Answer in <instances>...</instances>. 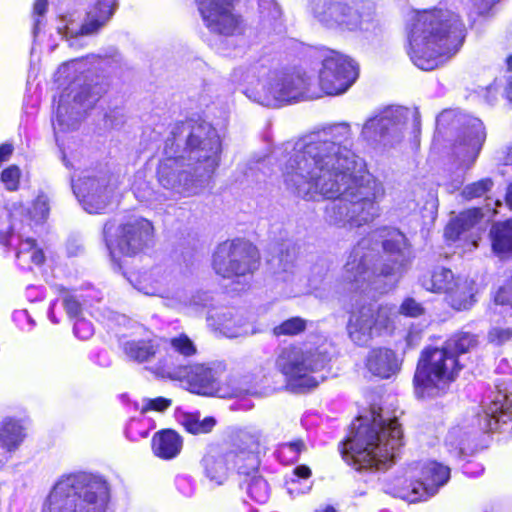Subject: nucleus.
Instances as JSON below:
<instances>
[{"label":"nucleus","mask_w":512,"mask_h":512,"mask_svg":"<svg viewBox=\"0 0 512 512\" xmlns=\"http://www.w3.org/2000/svg\"><path fill=\"white\" fill-rule=\"evenodd\" d=\"M294 474L299 478H308L311 475V470L309 467L301 465L294 469Z\"/></svg>","instance_id":"obj_57"},{"label":"nucleus","mask_w":512,"mask_h":512,"mask_svg":"<svg viewBox=\"0 0 512 512\" xmlns=\"http://www.w3.org/2000/svg\"><path fill=\"white\" fill-rule=\"evenodd\" d=\"M55 80L59 85L70 82L68 92L60 96L56 119L53 121L55 132L74 129L84 113L93 107L107 90V81L95 73L87 59H74L62 64Z\"/></svg>","instance_id":"obj_5"},{"label":"nucleus","mask_w":512,"mask_h":512,"mask_svg":"<svg viewBox=\"0 0 512 512\" xmlns=\"http://www.w3.org/2000/svg\"><path fill=\"white\" fill-rule=\"evenodd\" d=\"M477 343L475 335L461 332L447 340L441 348L425 349L414 376L416 395L425 398L444 393L461 369L457 356L468 352Z\"/></svg>","instance_id":"obj_6"},{"label":"nucleus","mask_w":512,"mask_h":512,"mask_svg":"<svg viewBox=\"0 0 512 512\" xmlns=\"http://www.w3.org/2000/svg\"><path fill=\"white\" fill-rule=\"evenodd\" d=\"M63 305L69 317H77L81 312V305L77 299L69 293L63 296Z\"/></svg>","instance_id":"obj_53"},{"label":"nucleus","mask_w":512,"mask_h":512,"mask_svg":"<svg viewBox=\"0 0 512 512\" xmlns=\"http://www.w3.org/2000/svg\"><path fill=\"white\" fill-rule=\"evenodd\" d=\"M486 90H487L488 94H493V98H496L498 89L495 84L488 86Z\"/></svg>","instance_id":"obj_60"},{"label":"nucleus","mask_w":512,"mask_h":512,"mask_svg":"<svg viewBox=\"0 0 512 512\" xmlns=\"http://www.w3.org/2000/svg\"><path fill=\"white\" fill-rule=\"evenodd\" d=\"M306 450V445L302 440H295L280 445L278 454L279 458L285 463H295L303 451Z\"/></svg>","instance_id":"obj_41"},{"label":"nucleus","mask_w":512,"mask_h":512,"mask_svg":"<svg viewBox=\"0 0 512 512\" xmlns=\"http://www.w3.org/2000/svg\"><path fill=\"white\" fill-rule=\"evenodd\" d=\"M133 192L135 197L145 203L153 202L155 199L154 192L148 183H139L134 186Z\"/></svg>","instance_id":"obj_52"},{"label":"nucleus","mask_w":512,"mask_h":512,"mask_svg":"<svg viewBox=\"0 0 512 512\" xmlns=\"http://www.w3.org/2000/svg\"><path fill=\"white\" fill-rule=\"evenodd\" d=\"M158 347L157 341L153 339L130 340L123 344L125 355L138 363L151 361L155 357Z\"/></svg>","instance_id":"obj_35"},{"label":"nucleus","mask_w":512,"mask_h":512,"mask_svg":"<svg viewBox=\"0 0 512 512\" xmlns=\"http://www.w3.org/2000/svg\"><path fill=\"white\" fill-rule=\"evenodd\" d=\"M407 109L386 108L369 117L360 132V138L375 149H388L403 139V126Z\"/></svg>","instance_id":"obj_14"},{"label":"nucleus","mask_w":512,"mask_h":512,"mask_svg":"<svg viewBox=\"0 0 512 512\" xmlns=\"http://www.w3.org/2000/svg\"><path fill=\"white\" fill-rule=\"evenodd\" d=\"M72 187L83 209L90 214L101 213L117 198L115 182L106 178H79L73 180Z\"/></svg>","instance_id":"obj_17"},{"label":"nucleus","mask_w":512,"mask_h":512,"mask_svg":"<svg viewBox=\"0 0 512 512\" xmlns=\"http://www.w3.org/2000/svg\"><path fill=\"white\" fill-rule=\"evenodd\" d=\"M456 279L457 277H455L450 269L438 267L423 275L420 279V283L427 291L444 294L446 296Z\"/></svg>","instance_id":"obj_32"},{"label":"nucleus","mask_w":512,"mask_h":512,"mask_svg":"<svg viewBox=\"0 0 512 512\" xmlns=\"http://www.w3.org/2000/svg\"><path fill=\"white\" fill-rule=\"evenodd\" d=\"M47 4V0H36L33 8L34 15L38 17L43 16L46 12Z\"/></svg>","instance_id":"obj_55"},{"label":"nucleus","mask_w":512,"mask_h":512,"mask_svg":"<svg viewBox=\"0 0 512 512\" xmlns=\"http://www.w3.org/2000/svg\"><path fill=\"white\" fill-rule=\"evenodd\" d=\"M407 53L421 70L431 71L457 52L464 40V25L450 10L415 12L408 20Z\"/></svg>","instance_id":"obj_3"},{"label":"nucleus","mask_w":512,"mask_h":512,"mask_svg":"<svg viewBox=\"0 0 512 512\" xmlns=\"http://www.w3.org/2000/svg\"><path fill=\"white\" fill-rule=\"evenodd\" d=\"M467 440V434L463 433L462 429L459 427L452 428L446 436L447 445L457 449L459 454L464 453V451L467 449Z\"/></svg>","instance_id":"obj_44"},{"label":"nucleus","mask_w":512,"mask_h":512,"mask_svg":"<svg viewBox=\"0 0 512 512\" xmlns=\"http://www.w3.org/2000/svg\"><path fill=\"white\" fill-rule=\"evenodd\" d=\"M407 476H395L384 483V491L414 503L434 496L450 478V469L436 461L411 468Z\"/></svg>","instance_id":"obj_10"},{"label":"nucleus","mask_w":512,"mask_h":512,"mask_svg":"<svg viewBox=\"0 0 512 512\" xmlns=\"http://www.w3.org/2000/svg\"><path fill=\"white\" fill-rule=\"evenodd\" d=\"M221 154L220 136L210 123H177L165 140L157 181L170 196L196 195L213 177Z\"/></svg>","instance_id":"obj_2"},{"label":"nucleus","mask_w":512,"mask_h":512,"mask_svg":"<svg viewBox=\"0 0 512 512\" xmlns=\"http://www.w3.org/2000/svg\"><path fill=\"white\" fill-rule=\"evenodd\" d=\"M48 316H49V319L53 323H58V320L55 318V314H54V304H52V306L50 307Z\"/></svg>","instance_id":"obj_61"},{"label":"nucleus","mask_w":512,"mask_h":512,"mask_svg":"<svg viewBox=\"0 0 512 512\" xmlns=\"http://www.w3.org/2000/svg\"><path fill=\"white\" fill-rule=\"evenodd\" d=\"M24 438V428L19 422L12 419L3 421L0 427V442L7 451L17 449Z\"/></svg>","instance_id":"obj_37"},{"label":"nucleus","mask_w":512,"mask_h":512,"mask_svg":"<svg viewBox=\"0 0 512 512\" xmlns=\"http://www.w3.org/2000/svg\"><path fill=\"white\" fill-rule=\"evenodd\" d=\"M476 292V284L473 280L466 277H457L445 298L453 309L458 311L467 310L475 303Z\"/></svg>","instance_id":"obj_29"},{"label":"nucleus","mask_w":512,"mask_h":512,"mask_svg":"<svg viewBox=\"0 0 512 512\" xmlns=\"http://www.w3.org/2000/svg\"><path fill=\"white\" fill-rule=\"evenodd\" d=\"M134 287L145 295L165 299L171 307L186 304L185 291L173 281L170 274L160 269L143 274L137 279Z\"/></svg>","instance_id":"obj_20"},{"label":"nucleus","mask_w":512,"mask_h":512,"mask_svg":"<svg viewBox=\"0 0 512 512\" xmlns=\"http://www.w3.org/2000/svg\"><path fill=\"white\" fill-rule=\"evenodd\" d=\"M400 313L409 317H418L424 313L423 306L413 298H407L400 306Z\"/></svg>","instance_id":"obj_50"},{"label":"nucleus","mask_w":512,"mask_h":512,"mask_svg":"<svg viewBox=\"0 0 512 512\" xmlns=\"http://www.w3.org/2000/svg\"><path fill=\"white\" fill-rule=\"evenodd\" d=\"M493 186V181L490 178H485L474 182L472 184L467 185L463 191L462 195L466 199H473L476 197H480L484 195L487 191L491 189Z\"/></svg>","instance_id":"obj_43"},{"label":"nucleus","mask_w":512,"mask_h":512,"mask_svg":"<svg viewBox=\"0 0 512 512\" xmlns=\"http://www.w3.org/2000/svg\"><path fill=\"white\" fill-rule=\"evenodd\" d=\"M108 501L109 487L102 477L78 472L54 484L41 512H107Z\"/></svg>","instance_id":"obj_7"},{"label":"nucleus","mask_w":512,"mask_h":512,"mask_svg":"<svg viewBox=\"0 0 512 512\" xmlns=\"http://www.w3.org/2000/svg\"><path fill=\"white\" fill-rule=\"evenodd\" d=\"M402 445L403 431L398 420L374 406L353 423L341 453L345 462L358 471L384 470L394 462Z\"/></svg>","instance_id":"obj_4"},{"label":"nucleus","mask_w":512,"mask_h":512,"mask_svg":"<svg viewBox=\"0 0 512 512\" xmlns=\"http://www.w3.org/2000/svg\"><path fill=\"white\" fill-rule=\"evenodd\" d=\"M477 13L483 15L487 13L490 8L499 0H472Z\"/></svg>","instance_id":"obj_54"},{"label":"nucleus","mask_w":512,"mask_h":512,"mask_svg":"<svg viewBox=\"0 0 512 512\" xmlns=\"http://www.w3.org/2000/svg\"><path fill=\"white\" fill-rule=\"evenodd\" d=\"M258 5L264 19L277 20L281 17V8L275 0H258Z\"/></svg>","instance_id":"obj_46"},{"label":"nucleus","mask_w":512,"mask_h":512,"mask_svg":"<svg viewBox=\"0 0 512 512\" xmlns=\"http://www.w3.org/2000/svg\"><path fill=\"white\" fill-rule=\"evenodd\" d=\"M117 8V0H96L87 12L82 25L66 17L61 18L57 27L58 33L66 39L78 35H91L103 27L112 17Z\"/></svg>","instance_id":"obj_18"},{"label":"nucleus","mask_w":512,"mask_h":512,"mask_svg":"<svg viewBox=\"0 0 512 512\" xmlns=\"http://www.w3.org/2000/svg\"><path fill=\"white\" fill-rule=\"evenodd\" d=\"M352 0H313L314 18L329 29L355 31L369 30L373 20L372 6H363L364 11L351 6Z\"/></svg>","instance_id":"obj_12"},{"label":"nucleus","mask_w":512,"mask_h":512,"mask_svg":"<svg viewBox=\"0 0 512 512\" xmlns=\"http://www.w3.org/2000/svg\"><path fill=\"white\" fill-rule=\"evenodd\" d=\"M493 251L499 255H512V220L495 223L490 231Z\"/></svg>","instance_id":"obj_36"},{"label":"nucleus","mask_w":512,"mask_h":512,"mask_svg":"<svg viewBox=\"0 0 512 512\" xmlns=\"http://www.w3.org/2000/svg\"><path fill=\"white\" fill-rule=\"evenodd\" d=\"M180 422L189 433L195 435L209 433L216 425L213 417H205L201 420L198 414L191 413H184Z\"/></svg>","instance_id":"obj_38"},{"label":"nucleus","mask_w":512,"mask_h":512,"mask_svg":"<svg viewBox=\"0 0 512 512\" xmlns=\"http://www.w3.org/2000/svg\"><path fill=\"white\" fill-rule=\"evenodd\" d=\"M13 152V146L11 144H2L0 146V164L3 162V161H6L8 160V158L11 156Z\"/></svg>","instance_id":"obj_56"},{"label":"nucleus","mask_w":512,"mask_h":512,"mask_svg":"<svg viewBox=\"0 0 512 512\" xmlns=\"http://www.w3.org/2000/svg\"><path fill=\"white\" fill-rule=\"evenodd\" d=\"M507 65L509 72L512 73V55L507 58Z\"/></svg>","instance_id":"obj_64"},{"label":"nucleus","mask_w":512,"mask_h":512,"mask_svg":"<svg viewBox=\"0 0 512 512\" xmlns=\"http://www.w3.org/2000/svg\"><path fill=\"white\" fill-rule=\"evenodd\" d=\"M243 453L251 451L224 450L212 447L202 459V466L206 477L217 485H221L228 478L232 468L245 464Z\"/></svg>","instance_id":"obj_21"},{"label":"nucleus","mask_w":512,"mask_h":512,"mask_svg":"<svg viewBox=\"0 0 512 512\" xmlns=\"http://www.w3.org/2000/svg\"><path fill=\"white\" fill-rule=\"evenodd\" d=\"M507 420L512 421V393L508 395L499 391L484 410L480 426L484 431H494L498 428L500 421L506 422Z\"/></svg>","instance_id":"obj_28"},{"label":"nucleus","mask_w":512,"mask_h":512,"mask_svg":"<svg viewBox=\"0 0 512 512\" xmlns=\"http://www.w3.org/2000/svg\"><path fill=\"white\" fill-rule=\"evenodd\" d=\"M486 139L485 128L478 118H469L456 144V154L470 167L477 159Z\"/></svg>","instance_id":"obj_23"},{"label":"nucleus","mask_w":512,"mask_h":512,"mask_svg":"<svg viewBox=\"0 0 512 512\" xmlns=\"http://www.w3.org/2000/svg\"><path fill=\"white\" fill-rule=\"evenodd\" d=\"M329 361L330 344L326 338L311 335L303 342L282 347L275 365L292 389H310L318 385L312 374L322 370Z\"/></svg>","instance_id":"obj_9"},{"label":"nucleus","mask_w":512,"mask_h":512,"mask_svg":"<svg viewBox=\"0 0 512 512\" xmlns=\"http://www.w3.org/2000/svg\"><path fill=\"white\" fill-rule=\"evenodd\" d=\"M243 458L245 464L238 466V473L244 477L240 486L251 500L265 503L269 498V486L267 481L258 474V456L255 453H243Z\"/></svg>","instance_id":"obj_24"},{"label":"nucleus","mask_w":512,"mask_h":512,"mask_svg":"<svg viewBox=\"0 0 512 512\" xmlns=\"http://www.w3.org/2000/svg\"><path fill=\"white\" fill-rule=\"evenodd\" d=\"M483 217L480 209L474 208L462 212L458 217L451 220L445 229L446 238L456 241L471 230Z\"/></svg>","instance_id":"obj_33"},{"label":"nucleus","mask_w":512,"mask_h":512,"mask_svg":"<svg viewBox=\"0 0 512 512\" xmlns=\"http://www.w3.org/2000/svg\"><path fill=\"white\" fill-rule=\"evenodd\" d=\"M307 321L301 317H292L283 321L281 324L273 328V335L280 336H296L304 332Z\"/></svg>","instance_id":"obj_40"},{"label":"nucleus","mask_w":512,"mask_h":512,"mask_svg":"<svg viewBox=\"0 0 512 512\" xmlns=\"http://www.w3.org/2000/svg\"><path fill=\"white\" fill-rule=\"evenodd\" d=\"M358 78V67L352 59L330 52L322 61L319 86L329 96L345 93Z\"/></svg>","instance_id":"obj_15"},{"label":"nucleus","mask_w":512,"mask_h":512,"mask_svg":"<svg viewBox=\"0 0 512 512\" xmlns=\"http://www.w3.org/2000/svg\"><path fill=\"white\" fill-rule=\"evenodd\" d=\"M169 344L174 352L186 357L194 355L197 351L193 341L186 334L169 339Z\"/></svg>","instance_id":"obj_42"},{"label":"nucleus","mask_w":512,"mask_h":512,"mask_svg":"<svg viewBox=\"0 0 512 512\" xmlns=\"http://www.w3.org/2000/svg\"><path fill=\"white\" fill-rule=\"evenodd\" d=\"M31 218L35 221L45 220L49 214V199L45 194H39L33 203Z\"/></svg>","instance_id":"obj_47"},{"label":"nucleus","mask_w":512,"mask_h":512,"mask_svg":"<svg viewBox=\"0 0 512 512\" xmlns=\"http://www.w3.org/2000/svg\"><path fill=\"white\" fill-rule=\"evenodd\" d=\"M181 377L187 381L191 390L198 394H212L216 391L221 375L220 367L193 364L181 370Z\"/></svg>","instance_id":"obj_27"},{"label":"nucleus","mask_w":512,"mask_h":512,"mask_svg":"<svg viewBox=\"0 0 512 512\" xmlns=\"http://www.w3.org/2000/svg\"><path fill=\"white\" fill-rule=\"evenodd\" d=\"M470 237H471V246L473 248L477 247V239H478L477 236L474 234H471Z\"/></svg>","instance_id":"obj_63"},{"label":"nucleus","mask_w":512,"mask_h":512,"mask_svg":"<svg viewBox=\"0 0 512 512\" xmlns=\"http://www.w3.org/2000/svg\"><path fill=\"white\" fill-rule=\"evenodd\" d=\"M370 240H361L352 250L345 266L343 277L348 282L361 283L370 281L374 271H370L369 263L372 262L374 254L371 249L369 251Z\"/></svg>","instance_id":"obj_25"},{"label":"nucleus","mask_w":512,"mask_h":512,"mask_svg":"<svg viewBox=\"0 0 512 512\" xmlns=\"http://www.w3.org/2000/svg\"><path fill=\"white\" fill-rule=\"evenodd\" d=\"M241 251H233V242L220 244L213 255V268L215 272L224 277H233V265L237 257H241Z\"/></svg>","instance_id":"obj_34"},{"label":"nucleus","mask_w":512,"mask_h":512,"mask_svg":"<svg viewBox=\"0 0 512 512\" xmlns=\"http://www.w3.org/2000/svg\"><path fill=\"white\" fill-rule=\"evenodd\" d=\"M385 263L379 276L391 278V285L402 274L412 259V252L406 236L398 230H390L382 242Z\"/></svg>","instance_id":"obj_19"},{"label":"nucleus","mask_w":512,"mask_h":512,"mask_svg":"<svg viewBox=\"0 0 512 512\" xmlns=\"http://www.w3.org/2000/svg\"><path fill=\"white\" fill-rule=\"evenodd\" d=\"M239 0H195L204 25L211 33L232 36L241 32L240 17L234 12Z\"/></svg>","instance_id":"obj_16"},{"label":"nucleus","mask_w":512,"mask_h":512,"mask_svg":"<svg viewBox=\"0 0 512 512\" xmlns=\"http://www.w3.org/2000/svg\"><path fill=\"white\" fill-rule=\"evenodd\" d=\"M505 94H506L507 99L512 101V75L509 76L508 85L505 89Z\"/></svg>","instance_id":"obj_58"},{"label":"nucleus","mask_w":512,"mask_h":512,"mask_svg":"<svg viewBox=\"0 0 512 512\" xmlns=\"http://www.w3.org/2000/svg\"><path fill=\"white\" fill-rule=\"evenodd\" d=\"M21 171L18 166L11 165L4 169L1 173V180L4 183L6 189L9 191H16L19 187V180Z\"/></svg>","instance_id":"obj_45"},{"label":"nucleus","mask_w":512,"mask_h":512,"mask_svg":"<svg viewBox=\"0 0 512 512\" xmlns=\"http://www.w3.org/2000/svg\"><path fill=\"white\" fill-rule=\"evenodd\" d=\"M16 257L24 264L30 261L36 265H40L44 262V254L42 250L38 249L35 245V241L30 238H27L20 243Z\"/></svg>","instance_id":"obj_39"},{"label":"nucleus","mask_w":512,"mask_h":512,"mask_svg":"<svg viewBox=\"0 0 512 512\" xmlns=\"http://www.w3.org/2000/svg\"><path fill=\"white\" fill-rule=\"evenodd\" d=\"M402 365L397 353L386 347H377L368 351L365 358V368L375 377L389 379L396 375Z\"/></svg>","instance_id":"obj_26"},{"label":"nucleus","mask_w":512,"mask_h":512,"mask_svg":"<svg viewBox=\"0 0 512 512\" xmlns=\"http://www.w3.org/2000/svg\"><path fill=\"white\" fill-rule=\"evenodd\" d=\"M352 140L349 123L329 125L298 139L281 165L291 194L306 201L333 200L325 208V220L341 228L372 222L385 196L381 181L362 175L364 161L352 151Z\"/></svg>","instance_id":"obj_1"},{"label":"nucleus","mask_w":512,"mask_h":512,"mask_svg":"<svg viewBox=\"0 0 512 512\" xmlns=\"http://www.w3.org/2000/svg\"><path fill=\"white\" fill-rule=\"evenodd\" d=\"M244 81V94L268 107L313 96L310 79L301 72L270 71L263 65H256L247 71Z\"/></svg>","instance_id":"obj_8"},{"label":"nucleus","mask_w":512,"mask_h":512,"mask_svg":"<svg viewBox=\"0 0 512 512\" xmlns=\"http://www.w3.org/2000/svg\"><path fill=\"white\" fill-rule=\"evenodd\" d=\"M316 512H336V510L331 506H326L323 509H319Z\"/></svg>","instance_id":"obj_62"},{"label":"nucleus","mask_w":512,"mask_h":512,"mask_svg":"<svg viewBox=\"0 0 512 512\" xmlns=\"http://www.w3.org/2000/svg\"><path fill=\"white\" fill-rule=\"evenodd\" d=\"M171 405V400L158 397L155 399H144L142 407L140 408L142 413H145L149 410H155L158 412H162L166 410Z\"/></svg>","instance_id":"obj_51"},{"label":"nucleus","mask_w":512,"mask_h":512,"mask_svg":"<svg viewBox=\"0 0 512 512\" xmlns=\"http://www.w3.org/2000/svg\"><path fill=\"white\" fill-rule=\"evenodd\" d=\"M233 251H241L233 265V276H244L258 268L259 254L257 248L245 241H233Z\"/></svg>","instance_id":"obj_31"},{"label":"nucleus","mask_w":512,"mask_h":512,"mask_svg":"<svg viewBox=\"0 0 512 512\" xmlns=\"http://www.w3.org/2000/svg\"><path fill=\"white\" fill-rule=\"evenodd\" d=\"M395 309L381 305L374 309L371 305L362 306L351 313L348 323V336L358 346H366L375 337L391 334L394 330Z\"/></svg>","instance_id":"obj_13"},{"label":"nucleus","mask_w":512,"mask_h":512,"mask_svg":"<svg viewBox=\"0 0 512 512\" xmlns=\"http://www.w3.org/2000/svg\"><path fill=\"white\" fill-rule=\"evenodd\" d=\"M182 446L181 436L173 430L157 432L152 438V450L161 459L175 458L181 452Z\"/></svg>","instance_id":"obj_30"},{"label":"nucleus","mask_w":512,"mask_h":512,"mask_svg":"<svg viewBox=\"0 0 512 512\" xmlns=\"http://www.w3.org/2000/svg\"><path fill=\"white\" fill-rule=\"evenodd\" d=\"M506 204L510 209H512V184H510L507 188L506 192Z\"/></svg>","instance_id":"obj_59"},{"label":"nucleus","mask_w":512,"mask_h":512,"mask_svg":"<svg viewBox=\"0 0 512 512\" xmlns=\"http://www.w3.org/2000/svg\"><path fill=\"white\" fill-rule=\"evenodd\" d=\"M94 333L92 323L84 318H79L74 323V334L81 340L89 339Z\"/></svg>","instance_id":"obj_49"},{"label":"nucleus","mask_w":512,"mask_h":512,"mask_svg":"<svg viewBox=\"0 0 512 512\" xmlns=\"http://www.w3.org/2000/svg\"><path fill=\"white\" fill-rule=\"evenodd\" d=\"M488 340L494 345H503L512 340V328L493 327L488 332Z\"/></svg>","instance_id":"obj_48"},{"label":"nucleus","mask_w":512,"mask_h":512,"mask_svg":"<svg viewBox=\"0 0 512 512\" xmlns=\"http://www.w3.org/2000/svg\"><path fill=\"white\" fill-rule=\"evenodd\" d=\"M108 222L103 235L112 260L118 255L132 256L143 251L153 240L154 227L151 221L140 216H131L118 226Z\"/></svg>","instance_id":"obj_11"},{"label":"nucleus","mask_w":512,"mask_h":512,"mask_svg":"<svg viewBox=\"0 0 512 512\" xmlns=\"http://www.w3.org/2000/svg\"><path fill=\"white\" fill-rule=\"evenodd\" d=\"M207 321L211 327L227 338L246 337L257 333L249 318L238 310L217 311L209 315Z\"/></svg>","instance_id":"obj_22"}]
</instances>
